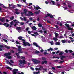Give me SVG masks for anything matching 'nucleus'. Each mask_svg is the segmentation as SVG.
<instances>
[{
  "instance_id": "nucleus-38",
  "label": "nucleus",
  "mask_w": 74,
  "mask_h": 74,
  "mask_svg": "<svg viewBox=\"0 0 74 74\" xmlns=\"http://www.w3.org/2000/svg\"><path fill=\"white\" fill-rule=\"evenodd\" d=\"M22 1H23V2H24V3H26V0H21V2H22Z\"/></svg>"
},
{
  "instance_id": "nucleus-64",
  "label": "nucleus",
  "mask_w": 74,
  "mask_h": 74,
  "mask_svg": "<svg viewBox=\"0 0 74 74\" xmlns=\"http://www.w3.org/2000/svg\"><path fill=\"white\" fill-rule=\"evenodd\" d=\"M29 27H27L26 29V30L27 31H28L29 29Z\"/></svg>"
},
{
  "instance_id": "nucleus-57",
  "label": "nucleus",
  "mask_w": 74,
  "mask_h": 74,
  "mask_svg": "<svg viewBox=\"0 0 74 74\" xmlns=\"http://www.w3.org/2000/svg\"><path fill=\"white\" fill-rule=\"evenodd\" d=\"M10 63H14V62L13 61H12V60H10Z\"/></svg>"
},
{
  "instance_id": "nucleus-20",
  "label": "nucleus",
  "mask_w": 74,
  "mask_h": 74,
  "mask_svg": "<svg viewBox=\"0 0 74 74\" xmlns=\"http://www.w3.org/2000/svg\"><path fill=\"white\" fill-rule=\"evenodd\" d=\"M18 10L17 9H16V14L17 15H18V14H19V12H18Z\"/></svg>"
},
{
  "instance_id": "nucleus-21",
  "label": "nucleus",
  "mask_w": 74,
  "mask_h": 74,
  "mask_svg": "<svg viewBox=\"0 0 74 74\" xmlns=\"http://www.w3.org/2000/svg\"><path fill=\"white\" fill-rule=\"evenodd\" d=\"M0 21H1V22H4L5 21L4 18H3L2 19H0Z\"/></svg>"
},
{
  "instance_id": "nucleus-55",
  "label": "nucleus",
  "mask_w": 74,
  "mask_h": 74,
  "mask_svg": "<svg viewBox=\"0 0 74 74\" xmlns=\"http://www.w3.org/2000/svg\"><path fill=\"white\" fill-rule=\"evenodd\" d=\"M13 23H14V22L13 21L11 22L10 23L11 25H13Z\"/></svg>"
},
{
  "instance_id": "nucleus-10",
  "label": "nucleus",
  "mask_w": 74,
  "mask_h": 74,
  "mask_svg": "<svg viewBox=\"0 0 74 74\" xmlns=\"http://www.w3.org/2000/svg\"><path fill=\"white\" fill-rule=\"evenodd\" d=\"M43 68V67L42 66H41L39 68L36 67L35 69L36 70H42Z\"/></svg>"
},
{
  "instance_id": "nucleus-17",
  "label": "nucleus",
  "mask_w": 74,
  "mask_h": 74,
  "mask_svg": "<svg viewBox=\"0 0 74 74\" xmlns=\"http://www.w3.org/2000/svg\"><path fill=\"white\" fill-rule=\"evenodd\" d=\"M31 28L34 30H37V28H36L35 26H34L32 27Z\"/></svg>"
},
{
  "instance_id": "nucleus-18",
  "label": "nucleus",
  "mask_w": 74,
  "mask_h": 74,
  "mask_svg": "<svg viewBox=\"0 0 74 74\" xmlns=\"http://www.w3.org/2000/svg\"><path fill=\"white\" fill-rule=\"evenodd\" d=\"M44 63H45V64H47V61H44L42 62V64H44Z\"/></svg>"
},
{
  "instance_id": "nucleus-58",
  "label": "nucleus",
  "mask_w": 74,
  "mask_h": 74,
  "mask_svg": "<svg viewBox=\"0 0 74 74\" xmlns=\"http://www.w3.org/2000/svg\"><path fill=\"white\" fill-rule=\"evenodd\" d=\"M45 4H48V2L47 1H46L45 2Z\"/></svg>"
},
{
  "instance_id": "nucleus-47",
  "label": "nucleus",
  "mask_w": 74,
  "mask_h": 74,
  "mask_svg": "<svg viewBox=\"0 0 74 74\" xmlns=\"http://www.w3.org/2000/svg\"><path fill=\"white\" fill-rule=\"evenodd\" d=\"M68 7H69V8H70V7H71V5L70 4H68Z\"/></svg>"
},
{
  "instance_id": "nucleus-62",
  "label": "nucleus",
  "mask_w": 74,
  "mask_h": 74,
  "mask_svg": "<svg viewBox=\"0 0 74 74\" xmlns=\"http://www.w3.org/2000/svg\"><path fill=\"white\" fill-rule=\"evenodd\" d=\"M62 67L60 66H57V68H61Z\"/></svg>"
},
{
  "instance_id": "nucleus-34",
  "label": "nucleus",
  "mask_w": 74,
  "mask_h": 74,
  "mask_svg": "<svg viewBox=\"0 0 74 74\" xmlns=\"http://www.w3.org/2000/svg\"><path fill=\"white\" fill-rule=\"evenodd\" d=\"M56 45H60V43L59 42H56L55 43Z\"/></svg>"
},
{
  "instance_id": "nucleus-60",
  "label": "nucleus",
  "mask_w": 74,
  "mask_h": 74,
  "mask_svg": "<svg viewBox=\"0 0 74 74\" xmlns=\"http://www.w3.org/2000/svg\"><path fill=\"white\" fill-rule=\"evenodd\" d=\"M59 51H58L56 53V54H58V53H59Z\"/></svg>"
},
{
  "instance_id": "nucleus-50",
  "label": "nucleus",
  "mask_w": 74,
  "mask_h": 74,
  "mask_svg": "<svg viewBox=\"0 0 74 74\" xmlns=\"http://www.w3.org/2000/svg\"><path fill=\"white\" fill-rule=\"evenodd\" d=\"M25 21H26V17H24V20Z\"/></svg>"
},
{
  "instance_id": "nucleus-39",
  "label": "nucleus",
  "mask_w": 74,
  "mask_h": 74,
  "mask_svg": "<svg viewBox=\"0 0 74 74\" xmlns=\"http://www.w3.org/2000/svg\"><path fill=\"white\" fill-rule=\"evenodd\" d=\"M7 69H8L10 70H12V68H10L8 66L7 67Z\"/></svg>"
},
{
  "instance_id": "nucleus-44",
  "label": "nucleus",
  "mask_w": 74,
  "mask_h": 74,
  "mask_svg": "<svg viewBox=\"0 0 74 74\" xmlns=\"http://www.w3.org/2000/svg\"><path fill=\"white\" fill-rule=\"evenodd\" d=\"M3 40L5 42H7V40H6V39H3Z\"/></svg>"
},
{
  "instance_id": "nucleus-48",
  "label": "nucleus",
  "mask_w": 74,
  "mask_h": 74,
  "mask_svg": "<svg viewBox=\"0 0 74 74\" xmlns=\"http://www.w3.org/2000/svg\"><path fill=\"white\" fill-rule=\"evenodd\" d=\"M41 59L42 60H45V59H46V58L44 57H42V58Z\"/></svg>"
},
{
  "instance_id": "nucleus-51",
  "label": "nucleus",
  "mask_w": 74,
  "mask_h": 74,
  "mask_svg": "<svg viewBox=\"0 0 74 74\" xmlns=\"http://www.w3.org/2000/svg\"><path fill=\"white\" fill-rule=\"evenodd\" d=\"M35 14H39V13L38 12H35Z\"/></svg>"
},
{
  "instance_id": "nucleus-15",
  "label": "nucleus",
  "mask_w": 74,
  "mask_h": 74,
  "mask_svg": "<svg viewBox=\"0 0 74 74\" xmlns=\"http://www.w3.org/2000/svg\"><path fill=\"white\" fill-rule=\"evenodd\" d=\"M17 30L19 32H21V28L20 27H17L16 28Z\"/></svg>"
},
{
  "instance_id": "nucleus-4",
  "label": "nucleus",
  "mask_w": 74,
  "mask_h": 74,
  "mask_svg": "<svg viewBox=\"0 0 74 74\" xmlns=\"http://www.w3.org/2000/svg\"><path fill=\"white\" fill-rule=\"evenodd\" d=\"M18 69H14V70L13 71V74H24V73L21 72V73L19 72H18Z\"/></svg>"
},
{
  "instance_id": "nucleus-49",
  "label": "nucleus",
  "mask_w": 74,
  "mask_h": 74,
  "mask_svg": "<svg viewBox=\"0 0 74 74\" xmlns=\"http://www.w3.org/2000/svg\"><path fill=\"white\" fill-rule=\"evenodd\" d=\"M3 47H4L3 46V45H0V48H3Z\"/></svg>"
},
{
  "instance_id": "nucleus-26",
  "label": "nucleus",
  "mask_w": 74,
  "mask_h": 74,
  "mask_svg": "<svg viewBox=\"0 0 74 74\" xmlns=\"http://www.w3.org/2000/svg\"><path fill=\"white\" fill-rule=\"evenodd\" d=\"M65 57L64 56H61V59H63V58H64Z\"/></svg>"
},
{
  "instance_id": "nucleus-37",
  "label": "nucleus",
  "mask_w": 74,
  "mask_h": 74,
  "mask_svg": "<svg viewBox=\"0 0 74 74\" xmlns=\"http://www.w3.org/2000/svg\"><path fill=\"white\" fill-rule=\"evenodd\" d=\"M32 31H28V33L29 34H31V33H32Z\"/></svg>"
},
{
  "instance_id": "nucleus-3",
  "label": "nucleus",
  "mask_w": 74,
  "mask_h": 74,
  "mask_svg": "<svg viewBox=\"0 0 74 74\" xmlns=\"http://www.w3.org/2000/svg\"><path fill=\"white\" fill-rule=\"evenodd\" d=\"M22 41H23V45H24L25 47L28 45V46H30V44L27 42H26V40L24 39H22Z\"/></svg>"
},
{
  "instance_id": "nucleus-29",
  "label": "nucleus",
  "mask_w": 74,
  "mask_h": 74,
  "mask_svg": "<svg viewBox=\"0 0 74 74\" xmlns=\"http://www.w3.org/2000/svg\"><path fill=\"white\" fill-rule=\"evenodd\" d=\"M0 6H2L3 7H5V6H4V5L0 3Z\"/></svg>"
},
{
  "instance_id": "nucleus-45",
  "label": "nucleus",
  "mask_w": 74,
  "mask_h": 74,
  "mask_svg": "<svg viewBox=\"0 0 74 74\" xmlns=\"http://www.w3.org/2000/svg\"><path fill=\"white\" fill-rule=\"evenodd\" d=\"M17 6H18L19 7H21V6H22V5L18 4Z\"/></svg>"
},
{
  "instance_id": "nucleus-7",
  "label": "nucleus",
  "mask_w": 74,
  "mask_h": 74,
  "mask_svg": "<svg viewBox=\"0 0 74 74\" xmlns=\"http://www.w3.org/2000/svg\"><path fill=\"white\" fill-rule=\"evenodd\" d=\"M16 46L18 48V51H19L18 52V53H23V52L22 51V49H19L21 48V46H18V45H16Z\"/></svg>"
},
{
  "instance_id": "nucleus-1",
  "label": "nucleus",
  "mask_w": 74,
  "mask_h": 74,
  "mask_svg": "<svg viewBox=\"0 0 74 74\" xmlns=\"http://www.w3.org/2000/svg\"><path fill=\"white\" fill-rule=\"evenodd\" d=\"M27 10L26 9L24 10V12L23 13V14H25L26 16H31V15H33V13H32V12L30 11L28 12V14H26V12Z\"/></svg>"
},
{
  "instance_id": "nucleus-13",
  "label": "nucleus",
  "mask_w": 74,
  "mask_h": 74,
  "mask_svg": "<svg viewBox=\"0 0 74 74\" xmlns=\"http://www.w3.org/2000/svg\"><path fill=\"white\" fill-rule=\"evenodd\" d=\"M34 9L36 10H38V9H41V8H40L39 6H38L36 7L35 6H34Z\"/></svg>"
},
{
  "instance_id": "nucleus-56",
  "label": "nucleus",
  "mask_w": 74,
  "mask_h": 74,
  "mask_svg": "<svg viewBox=\"0 0 74 74\" xmlns=\"http://www.w3.org/2000/svg\"><path fill=\"white\" fill-rule=\"evenodd\" d=\"M39 32H40V33H42L43 32V31H42V30H39Z\"/></svg>"
},
{
  "instance_id": "nucleus-36",
  "label": "nucleus",
  "mask_w": 74,
  "mask_h": 74,
  "mask_svg": "<svg viewBox=\"0 0 74 74\" xmlns=\"http://www.w3.org/2000/svg\"><path fill=\"white\" fill-rule=\"evenodd\" d=\"M35 52L36 53H40V52H39V51H35Z\"/></svg>"
},
{
  "instance_id": "nucleus-31",
  "label": "nucleus",
  "mask_w": 74,
  "mask_h": 74,
  "mask_svg": "<svg viewBox=\"0 0 74 74\" xmlns=\"http://www.w3.org/2000/svg\"><path fill=\"white\" fill-rule=\"evenodd\" d=\"M42 41L43 42H46V41H47V40H45L44 38H43V39H42Z\"/></svg>"
},
{
  "instance_id": "nucleus-35",
  "label": "nucleus",
  "mask_w": 74,
  "mask_h": 74,
  "mask_svg": "<svg viewBox=\"0 0 74 74\" xmlns=\"http://www.w3.org/2000/svg\"><path fill=\"white\" fill-rule=\"evenodd\" d=\"M53 40L54 41H58V39L56 38H53Z\"/></svg>"
},
{
  "instance_id": "nucleus-41",
  "label": "nucleus",
  "mask_w": 74,
  "mask_h": 74,
  "mask_svg": "<svg viewBox=\"0 0 74 74\" xmlns=\"http://www.w3.org/2000/svg\"><path fill=\"white\" fill-rule=\"evenodd\" d=\"M55 35H56V37H58V36L59 34H58L56 33L55 34Z\"/></svg>"
},
{
  "instance_id": "nucleus-11",
  "label": "nucleus",
  "mask_w": 74,
  "mask_h": 74,
  "mask_svg": "<svg viewBox=\"0 0 74 74\" xmlns=\"http://www.w3.org/2000/svg\"><path fill=\"white\" fill-rule=\"evenodd\" d=\"M33 44L34 45H35V46H36L37 47H38L39 48V49H41V47H40V46L38 45H37V43L34 42L33 43Z\"/></svg>"
},
{
  "instance_id": "nucleus-52",
  "label": "nucleus",
  "mask_w": 74,
  "mask_h": 74,
  "mask_svg": "<svg viewBox=\"0 0 74 74\" xmlns=\"http://www.w3.org/2000/svg\"><path fill=\"white\" fill-rule=\"evenodd\" d=\"M44 54L45 55H47V54H48V53L47 52H45L44 53Z\"/></svg>"
},
{
  "instance_id": "nucleus-5",
  "label": "nucleus",
  "mask_w": 74,
  "mask_h": 74,
  "mask_svg": "<svg viewBox=\"0 0 74 74\" xmlns=\"http://www.w3.org/2000/svg\"><path fill=\"white\" fill-rule=\"evenodd\" d=\"M11 55V53H6L4 54L5 56H6L7 58H8L9 59H11V56H9Z\"/></svg>"
},
{
  "instance_id": "nucleus-23",
  "label": "nucleus",
  "mask_w": 74,
  "mask_h": 74,
  "mask_svg": "<svg viewBox=\"0 0 74 74\" xmlns=\"http://www.w3.org/2000/svg\"><path fill=\"white\" fill-rule=\"evenodd\" d=\"M12 42H15L17 44H19V42L17 41H15V40H13L12 41Z\"/></svg>"
},
{
  "instance_id": "nucleus-8",
  "label": "nucleus",
  "mask_w": 74,
  "mask_h": 74,
  "mask_svg": "<svg viewBox=\"0 0 74 74\" xmlns=\"http://www.w3.org/2000/svg\"><path fill=\"white\" fill-rule=\"evenodd\" d=\"M9 8H10V9H11V8H14L15 7V6L13 4H9Z\"/></svg>"
},
{
  "instance_id": "nucleus-59",
  "label": "nucleus",
  "mask_w": 74,
  "mask_h": 74,
  "mask_svg": "<svg viewBox=\"0 0 74 74\" xmlns=\"http://www.w3.org/2000/svg\"><path fill=\"white\" fill-rule=\"evenodd\" d=\"M30 69L32 70H34V69L32 67H31Z\"/></svg>"
},
{
  "instance_id": "nucleus-22",
  "label": "nucleus",
  "mask_w": 74,
  "mask_h": 74,
  "mask_svg": "<svg viewBox=\"0 0 74 74\" xmlns=\"http://www.w3.org/2000/svg\"><path fill=\"white\" fill-rule=\"evenodd\" d=\"M16 55L17 56V58H21V57L19 56V54L17 53H16Z\"/></svg>"
},
{
  "instance_id": "nucleus-53",
  "label": "nucleus",
  "mask_w": 74,
  "mask_h": 74,
  "mask_svg": "<svg viewBox=\"0 0 74 74\" xmlns=\"http://www.w3.org/2000/svg\"><path fill=\"white\" fill-rule=\"evenodd\" d=\"M62 54H63V53L62 52H61L59 54V55H61Z\"/></svg>"
},
{
  "instance_id": "nucleus-40",
  "label": "nucleus",
  "mask_w": 74,
  "mask_h": 74,
  "mask_svg": "<svg viewBox=\"0 0 74 74\" xmlns=\"http://www.w3.org/2000/svg\"><path fill=\"white\" fill-rule=\"evenodd\" d=\"M38 26L39 27H42V25H41L40 24H39L38 25Z\"/></svg>"
},
{
  "instance_id": "nucleus-9",
  "label": "nucleus",
  "mask_w": 74,
  "mask_h": 74,
  "mask_svg": "<svg viewBox=\"0 0 74 74\" xmlns=\"http://www.w3.org/2000/svg\"><path fill=\"white\" fill-rule=\"evenodd\" d=\"M65 26L67 27L68 29L69 30H73V28H71L70 27H69V26L68 25V24H65Z\"/></svg>"
},
{
  "instance_id": "nucleus-30",
  "label": "nucleus",
  "mask_w": 74,
  "mask_h": 74,
  "mask_svg": "<svg viewBox=\"0 0 74 74\" xmlns=\"http://www.w3.org/2000/svg\"><path fill=\"white\" fill-rule=\"evenodd\" d=\"M18 38L19 40H21L22 39V36H20L18 37Z\"/></svg>"
},
{
  "instance_id": "nucleus-24",
  "label": "nucleus",
  "mask_w": 74,
  "mask_h": 74,
  "mask_svg": "<svg viewBox=\"0 0 74 74\" xmlns=\"http://www.w3.org/2000/svg\"><path fill=\"white\" fill-rule=\"evenodd\" d=\"M3 25L4 26H5L6 27H8V26H9V24H7L6 23H4L3 24Z\"/></svg>"
},
{
  "instance_id": "nucleus-16",
  "label": "nucleus",
  "mask_w": 74,
  "mask_h": 74,
  "mask_svg": "<svg viewBox=\"0 0 74 74\" xmlns=\"http://www.w3.org/2000/svg\"><path fill=\"white\" fill-rule=\"evenodd\" d=\"M65 52H66V53H68V52H72L73 51L71 50H66L65 51Z\"/></svg>"
},
{
  "instance_id": "nucleus-28",
  "label": "nucleus",
  "mask_w": 74,
  "mask_h": 74,
  "mask_svg": "<svg viewBox=\"0 0 74 74\" xmlns=\"http://www.w3.org/2000/svg\"><path fill=\"white\" fill-rule=\"evenodd\" d=\"M5 47L7 49H10V47L7 46H5Z\"/></svg>"
},
{
  "instance_id": "nucleus-42",
  "label": "nucleus",
  "mask_w": 74,
  "mask_h": 74,
  "mask_svg": "<svg viewBox=\"0 0 74 74\" xmlns=\"http://www.w3.org/2000/svg\"><path fill=\"white\" fill-rule=\"evenodd\" d=\"M21 59H25V57L23 56H22L21 57Z\"/></svg>"
},
{
  "instance_id": "nucleus-33",
  "label": "nucleus",
  "mask_w": 74,
  "mask_h": 74,
  "mask_svg": "<svg viewBox=\"0 0 74 74\" xmlns=\"http://www.w3.org/2000/svg\"><path fill=\"white\" fill-rule=\"evenodd\" d=\"M51 3H52L53 4V5H55V2L53 1H51Z\"/></svg>"
},
{
  "instance_id": "nucleus-32",
  "label": "nucleus",
  "mask_w": 74,
  "mask_h": 74,
  "mask_svg": "<svg viewBox=\"0 0 74 74\" xmlns=\"http://www.w3.org/2000/svg\"><path fill=\"white\" fill-rule=\"evenodd\" d=\"M50 43L51 44V45H53L54 44V43H53V41H51L50 42Z\"/></svg>"
},
{
  "instance_id": "nucleus-63",
  "label": "nucleus",
  "mask_w": 74,
  "mask_h": 74,
  "mask_svg": "<svg viewBox=\"0 0 74 74\" xmlns=\"http://www.w3.org/2000/svg\"><path fill=\"white\" fill-rule=\"evenodd\" d=\"M10 52H12V53H14V51H13V50H12L10 51Z\"/></svg>"
},
{
  "instance_id": "nucleus-61",
  "label": "nucleus",
  "mask_w": 74,
  "mask_h": 74,
  "mask_svg": "<svg viewBox=\"0 0 74 74\" xmlns=\"http://www.w3.org/2000/svg\"><path fill=\"white\" fill-rule=\"evenodd\" d=\"M20 25H24V23L21 22L20 23Z\"/></svg>"
},
{
  "instance_id": "nucleus-43",
  "label": "nucleus",
  "mask_w": 74,
  "mask_h": 74,
  "mask_svg": "<svg viewBox=\"0 0 74 74\" xmlns=\"http://www.w3.org/2000/svg\"><path fill=\"white\" fill-rule=\"evenodd\" d=\"M34 34H36V35H38V34L36 32H35Z\"/></svg>"
},
{
  "instance_id": "nucleus-12",
  "label": "nucleus",
  "mask_w": 74,
  "mask_h": 74,
  "mask_svg": "<svg viewBox=\"0 0 74 74\" xmlns=\"http://www.w3.org/2000/svg\"><path fill=\"white\" fill-rule=\"evenodd\" d=\"M47 16H46V17H48V16H49L50 18H52L53 17V16L51 14L49 13L47 14Z\"/></svg>"
},
{
  "instance_id": "nucleus-54",
  "label": "nucleus",
  "mask_w": 74,
  "mask_h": 74,
  "mask_svg": "<svg viewBox=\"0 0 74 74\" xmlns=\"http://www.w3.org/2000/svg\"><path fill=\"white\" fill-rule=\"evenodd\" d=\"M29 20L30 21H32V20H33V18L32 17H30L29 18Z\"/></svg>"
},
{
  "instance_id": "nucleus-25",
  "label": "nucleus",
  "mask_w": 74,
  "mask_h": 74,
  "mask_svg": "<svg viewBox=\"0 0 74 74\" xmlns=\"http://www.w3.org/2000/svg\"><path fill=\"white\" fill-rule=\"evenodd\" d=\"M6 62L7 64H9L10 65H12V64L10 62H9L8 60H7Z\"/></svg>"
},
{
  "instance_id": "nucleus-6",
  "label": "nucleus",
  "mask_w": 74,
  "mask_h": 74,
  "mask_svg": "<svg viewBox=\"0 0 74 74\" xmlns=\"http://www.w3.org/2000/svg\"><path fill=\"white\" fill-rule=\"evenodd\" d=\"M32 61L34 62V64H37L38 63H40V62L39 61H38L36 59H33L32 60Z\"/></svg>"
},
{
  "instance_id": "nucleus-19",
  "label": "nucleus",
  "mask_w": 74,
  "mask_h": 74,
  "mask_svg": "<svg viewBox=\"0 0 74 74\" xmlns=\"http://www.w3.org/2000/svg\"><path fill=\"white\" fill-rule=\"evenodd\" d=\"M33 73L34 74H40V71H39L38 72H33Z\"/></svg>"
},
{
  "instance_id": "nucleus-27",
  "label": "nucleus",
  "mask_w": 74,
  "mask_h": 74,
  "mask_svg": "<svg viewBox=\"0 0 74 74\" xmlns=\"http://www.w3.org/2000/svg\"><path fill=\"white\" fill-rule=\"evenodd\" d=\"M52 50H53V49L51 48H50V49H48V51H52Z\"/></svg>"
},
{
  "instance_id": "nucleus-14",
  "label": "nucleus",
  "mask_w": 74,
  "mask_h": 74,
  "mask_svg": "<svg viewBox=\"0 0 74 74\" xmlns=\"http://www.w3.org/2000/svg\"><path fill=\"white\" fill-rule=\"evenodd\" d=\"M13 22H16V24H15L14 26H16V24L19 23V22L18 21L16 20H13Z\"/></svg>"
},
{
  "instance_id": "nucleus-2",
  "label": "nucleus",
  "mask_w": 74,
  "mask_h": 74,
  "mask_svg": "<svg viewBox=\"0 0 74 74\" xmlns=\"http://www.w3.org/2000/svg\"><path fill=\"white\" fill-rule=\"evenodd\" d=\"M19 62H20L19 65L20 66V67H24V64H26V61L25 60H20L19 61Z\"/></svg>"
},
{
  "instance_id": "nucleus-46",
  "label": "nucleus",
  "mask_w": 74,
  "mask_h": 74,
  "mask_svg": "<svg viewBox=\"0 0 74 74\" xmlns=\"http://www.w3.org/2000/svg\"><path fill=\"white\" fill-rule=\"evenodd\" d=\"M62 42L63 43H65L66 42V41L64 40H62Z\"/></svg>"
}]
</instances>
